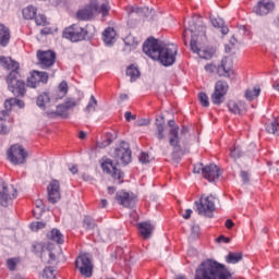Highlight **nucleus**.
<instances>
[{
	"label": "nucleus",
	"mask_w": 279,
	"mask_h": 279,
	"mask_svg": "<svg viewBox=\"0 0 279 279\" xmlns=\"http://www.w3.org/2000/svg\"><path fill=\"white\" fill-rule=\"evenodd\" d=\"M218 243H230V238H227L226 235H220L217 238Z\"/></svg>",
	"instance_id": "59"
},
{
	"label": "nucleus",
	"mask_w": 279,
	"mask_h": 279,
	"mask_svg": "<svg viewBox=\"0 0 279 279\" xmlns=\"http://www.w3.org/2000/svg\"><path fill=\"white\" fill-rule=\"evenodd\" d=\"M126 75L128 77H131V82H136V80L141 77V71L138 70V66L131 64L126 68Z\"/></svg>",
	"instance_id": "33"
},
{
	"label": "nucleus",
	"mask_w": 279,
	"mask_h": 279,
	"mask_svg": "<svg viewBox=\"0 0 279 279\" xmlns=\"http://www.w3.org/2000/svg\"><path fill=\"white\" fill-rule=\"evenodd\" d=\"M12 203V196L10 195V191L8 190V184L3 179L0 178V204L4 208H8Z\"/></svg>",
	"instance_id": "19"
},
{
	"label": "nucleus",
	"mask_w": 279,
	"mask_h": 279,
	"mask_svg": "<svg viewBox=\"0 0 279 279\" xmlns=\"http://www.w3.org/2000/svg\"><path fill=\"white\" fill-rule=\"evenodd\" d=\"M46 226L47 223L43 221H37L31 225V229L33 230V232H38V230H43L44 228H46Z\"/></svg>",
	"instance_id": "48"
},
{
	"label": "nucleus",
	"mask_w": 279,
	"mask_h": 279,
	"mask_svg": "<svg viewBox=\"0 0 279 279\" xmlns=\"http://www.w3.org/2000/svg\"><path fill=\"white\" fill-rule=\"evenodd\" d=\"M112 143V140L107 138L105 142L98 144V147H108Z\"/></svg>",
	"instance_id": "63"
},
{
	"label": "nucleus",
	"mask_w": 279,
	"mask_h": 279,
	"mask_svg": "<svg viewBox=\"0 0 279 279\" xmlns=\"http://www.w3.org/2000/svg\"><path fill=\"white\" fill-rule=\"evenodd\" d=\"M204 168L203 163H197L194 166L193 171L194 173H202V175H204Z\"/></svg>",
	"instance_id": "55"
},
{
	"label": "nucleus",
	"mask_w": 279,
	"mask_h": 279,
	"mask_svg": "<svg viewBox=\"0 0 279 279\" xmlns=\"http://www.w3.org/2000/svg\"><path fill=\"white\" fill-rule=\"evenodd\" d=\"M117 36V32L112 27H108L102 33V40L106 45H112L114 37Z\"/></svg>",
	"instance_id": "29"
},
{
	"label": "nucleus",
	"mask_w": 279,
	"mask_h": 279,
	"mask_svg": "<svg viewBox=\"0 0 279 279\" xmlns=\"http://www.w3.org/2000/svg\"><path fill=\"white\" fill-rule=\"evenodd\" d=\"M191 215H193V209H186L182 217L183 219H191Z\"/></svg>",
	"instance_id": "62"
},
{
	"label": "nucleus",
	"mask_w": 279,
	"mask_h": 279,
	"mask_svg": "<svg viewBox=\"0 0 279 279\" xmlns=\"http://www.w3.org/2000/svg\"><path fill=\"white\" fill-rule=\"evenodd\" d=\"M228 109L229 112H232V114H243V112H245V104L239 101H234V100H230L228 102Z\"/></svg>",
	"instance_id": "23"
},
{
	"label": "nucleus",
	"mask_w": 279,
	"mask_h": 279,
	"mask_svg": "<svg viewBox=\"0 0 279 279\" xmlns=\"http://www.w3.org/2000/svg\"><path fill=\"white\" fill-rule=\"evenodd\" d=\"M49 82V74L47 72L33 71L27 78V86L29 88H37L38 84H47Z\"/></svg>",
	"instance_id": "12"
},
{
	"label": "nucleus",
	"mask_w": 279,
	"mask_h": 279,
	"mask_svg": "<svg viewBox=\"0 0 279 279\" xmlns=\"http://www.w3.org/2000/svg\"><path fill=\"white\" fill-rule=\"evenodd\" d=\"M190 47L193 53H197L199 56L201 48L197 47V40L195 38H192L190 41Z\"/></svg>",
	"instance_id": "49"
},
{
	"label": "nucleus",
	"mask_w": 279,
	"mask_h": 279,
	"mask_svg": "<svg viewBox=\"0 0 279 279\" xmlns=\"http://www.w3.org/2000/svg\"><path fill=\"white\" fill-rule=\"evenodd\" d=\"M36 204V207L39 208L40 211H43V208H45L44 204H43V201L41 199H37L35 202Z\"/></svg>",
	"instance_id": "64"
},
{
	"label": "nucleus",
	"mask_w": 279,
	"mask_h": 279,
	"mask_svg": "<svg viewBox=\"0 0 279 279\" xmlns=\"http://www.w3.org/2000/svg\"><path fill=\"white\" fill-rule=\"evenodd\" d=\"M43 278L47 279H56V270L53 267L49 266L44 269Z\"/></svg>",
	"instance_id": "43"
},
{
	"label": "nucleus",
	"mask_w": 279,
	"mask_h": 279,
	"mask_svg": "<svg viewBox=\"0 0 279 279\" xmlns=\"http://www.w3.org/2000/svg\"><path fill=\"white\" fill-rule=\"evenodd\" d=\"M116 199L120 206H123L124 208H132L134 204L136 203L134 195L130 194L129 192H117Z\"/></svg>",
	"instance_id": "16"
},
{
	"label": "nucleus",
	"mask_w": 279,
	"mask_h": 279,
	"mask_svg": "<svg viewBox=\"0 0 279 279\" xmlns=\"http://www.w3.org/2000/svg\"><path fill=\"white\" fill-rule=\"evenodd\" d=\"M169 144L173 147V158H175V155L182 151V146H180V131H178V129H170Z\"/></svg>",
	"instance_id": "18"
},
{
	"label": "nucleus",
	"mask_w": 279,
	"mask_h": 279,
	"mask_svg": "<svg viewBox=\"0 0 279 279\" xmlns=\"http://www.w3.org/2000/svg\"><path fill=\"white\" fill-rule=\"evenodd\" d=\"M51 101V97L48 93H43L37 97L36 105L38 108H45L47 104Z\"/></svg>",
	"instance_id": "35"
},
{
	"label": "nucleus",
	"mask_w": 279,
	"mask_h": 279,
	"mask_svg": "<svg viewBox=\"0 0 279 279\" xmlns=\"http://www.w3.org/2000/svg\"><path fill=\"white\" fill-rule=\"evenodd\" d=\"M37 59L40 69H51L56 64V52L51 50H38Z\"/></svg>",
	"instance_id": "11"
},
{
	"label": "nucleus",
	"mask_w": 279,
	"mask_h": 279,
	"mask_svg": "<svg viewBox=\"0 0 279 279\" xmlns=\"http://www.w3.org/2000/svg\"><path fill=\"white\" fill-rule=\"evenodd\" d=\"M231 276L226 265L206 259L196 269L194 279H230Z\"/></svg>",
	"instance_id": "3"
},
{
	"label": "nucleus",
	"mask_w": 279,
	"mask_h": 279,
	"mask_svg": "<svg viewBox=\"0 0 279 279\" xmlns=\"http://www.w3.org/2000/svg\"><path fill=\"white\" fill-rule=\"evenodd\" d=\"M38 12V9L34 5H28L23 9L22 14L26 21H32L33 19H36V13Z\"/></svg>",
	"instance_id": "30"
},
{
	"label": "nucleus",
	"mask_w": 279,
	"mask_h": 279,
	"mask_svg": "<svg viewBox=\"0 0 279 279\" xmlns=\"http://www.w3.org/2000/svg\"><path fill=\"white\" fill-rule=\"evenodd\" d=\"M12 101H14V100L13 99L5 100L4 101V109L5 110H2V112H7L9 118H10V111L12 110Z\"/></svg>",
	"instance_id": "52"
},
{
	"label": "nucleus",
	"mask_w": 279,
	"mask_h": 279,
	"mask_svg": "<svg viewBox=\"0 0 279 279\" xmlns=\"http://www.w3.org/2000/svg\"><path fill=\"white\" fill-rule=\"evenodd\" d=\"M276 9V3L271 0H259L257 4L254 7L253 12L257 14V16H267L269 12H274Z\"/></svg>",
	"instance_id": "13"
},
{
	"label": "nucleus",
	"mask_w": 279,
	"mask_h": 279,
	"mask_svg": "<svg viewBox=\"0 0 279 279\" xmlns=\"http://www.w3.org/2000/svg\"><path fill=\"white\" fill-rule=\"evenodd\" d=\"M77 104L78 101L75 100V98H66L63 105L68 110H71V108H75Z\"/></svg>",
	"instance_id": "47"
},
{
	"label": "nucleus",
	"mask_w": 279,
	"mask_h": 279,
	"mask_svg": "<svg viewBox=\"0 0 279 279\" xmlns=\"http://www.w3.org/2000/svg\"><path fill=\"white\" fill-rule=\"evenodd\" d=\"M157 128V138L158 141H162L165 138V121L156 120Z\"/></svg>",
	"instance_id": "38"
},
{
	"label": "nucleus",
	"mask_w": 279,
	"mask_h": 279,
	"mask_svg": "<svg viewBox=\"0 0 279 279\" xmlns=\"http://www.w3.org/2000/svg\"><path fill=\"white\" fill-rule=\"evenodd\" d=\"M10 28L2 25L0 26V47H8L10 45Z\"/></svg>",
	"instance_id": "25"
},
{
	"label": "nucleus",
	"mask_w": 279,
	"mask_h": 279,
	"mask_svg": "<svg viewBox=\"0 0 279 279\" xmlns=\"http://www.w3.org/2000/svg\"><path fill=\"white\" fill-rule=\"evenodd\" d=\"M124 44L135 49L138 46V39L134 35H129L124 38Z\"/></svg>",
	"instance_id": "39"
},
{
	"label": "nucleus",
	"mask_w": 279,
	"mask_h": 279,
	"mask_svg": "<svg viewBox=\"0 0 279 279\" xmlns=\"http://www.w3.org/2000/svg\"><path fill=\"white\" fill-rule=\"evenodd\" d=\"M242 151L239 146H234L230 149V157L233 158V160H236L238 158H241Z\"/></svg>",
	"instance_id": "46"
},
{
	"label": "nucleus",
	"mask_w": 279,
	"mask_h": 279,
	"mask_svg": "<svg viewBox=\"0 0 279 279\" xmlns=\"http://www.w3.org/2000/svg\"><path fill=\"white\" fill-rule=\"evenodd\" d=\"M210 21H211L213 27H217L218 29H220L223 36H226L228 32H230V28H228V26L226 25V22H223V19L211 17Z\"/></svg>",
	"instance_id": "26"
},
{
	"label": "nucleus",
	"mask_w": 279,
	"mask_h": 279,
	"mask_svg": "<svg viewBox=\"0 0 279 279\" xmlns=\"http://www.w3.org/2000/svg\"><path fill=\"white\" fill-rule=\"evenodd\" d=\"M198 99L202 106H204V108H208V106H210V101H208V95H206V93L201 92L198 94Z\"/></svg>",
	"instance_id": "44"
},
{
	"label": "nucleus",
	"mask_w": 279,
	"mask_h": 279,
	"mask_svg": "<svg viewBox=\"0 0 279 279\" xmlns=\"http://www.w3.org/2000/svg\"><path fill=\"white\" fill-rule=\"evenodd\" d=\"M100 165H101V169L105 173H108L109 175H111V178H113V180H116L117 184H123V171H121L120 169L117 168V166H114V163L112 162V159L108 158V157H102L100 160Z\"/></svg>",
	"instance_id": "7"
},
{
	"label": "nucleus",
	"mask_w": 279,
	"mask_h": 279,
	"mask_svg": "<svg viewBox=\"0 0 279 279\" xmlns=\"http://www.w3.org/2000/svg\"><path fill=\"white\" fill-rule=\"evenodd\" d=\"M220 171L217 165L210 163L204 167L203 178L209 182H216V180H219V175H221Z\"/></svg>",
	"instance_id": "17"
},
{
	"label": "nucleus",
	"mask_w": 279,
	"mask_h": 279,
	"mask_svg": "<svg viewBox=\"0 0 279 279\" xmlns=\"http://www.w3.org/2000/svg\"><path fill=\"white\" fill-rule=\"evenodd\" d=\"M241 260H243V253L230 252L226 256V263L229 265H236V263H241Z\"/></svg>",
	"instance_id": "31"
},
{
	"label": "nucleus",
	"mask_w": 279,
	"mask_h": 279,
	"mask_svg": "<svg viewBox=\"0 0 279 279\" xmlns=\"http://www.w3.org/2000/svg\"><path fill=\"white\" fill-rule=\"evenodd\" d=\"M47 247H45V243L43 242H35L33 244V252L35 254H39L40 255V258L41 260L45 258V256H47Z\"/></svg>",
	"instance_id": "34"
},
{
	"label": "nucleus",
	"mask_w": 279,
	"mask_h": 279,
	"mask_svg": "<svg viewBox=\"0 0 279 279\" xmlns=\"http://www.w3.org/2000/svg\"><path fill=\"white\" fill-rule=\"evenodd\" d=\"M47 239L53 243H58V245H62V243H64V235L58 229H52L50 232H48Z\"/></svg>",
	"instance_id": "24"
},
{
	"label": "nucleus",
	"mask_w": 279,
	"mask_h": 279,
	"mask_svg": "<svg viewBox=\"0 0 279 279\" xmlns=\"http://www.w3.org/2000/svg\"><path fill=\"white\" fill-rule=\"evenodd\" d=\"M87 36L88 29L77 24H73L63 31V38L71 40V43H82V40H86Z\"/></svg>",
	"instance_id": "5"
},
{
	"label": "nucleus",
	"mask_w": 279,
	"mask_h": 279,
	"mask_svg": "<svg viewBox=\"0 0 279 279\" xmlns=\"http://www.w3.org/2000/svg\"><path fill=\"white\" fill-rule=\"evenodd\" d=\"M95 108H97V99L92 95L89 102L85 108V112H95Z\"/></svg>",
	"instance_id": "42"
},
{
	"label": "nucleus",
	"mask_w": 279,
	"mask_h": 279,
	"mask_svg": "<svg viewBox=\"0 0 279 279\" xmlns=\"http://www.w3.org/2000/svg\"><path fill=\"white\" fill-rule=\"evenodd\" d=\"M241 178L244 184H247L250 182V173H247V171H241Z\"/></svg>",
	"instance_id": "57"
},
{
	"label": "nucleus",
	"mask_w": 279,
	"mask_h": 279,
	"mask_svg": "<svg viewBox=\"0 0 279 279\" xmlns=\"http://www.w3.org/2000/svg\"><path fill=\"white\" fill-rule=\"evenodd\" d=\"M46 256H49L48 263H56V254H53L49 248L46 250Z\"/></svg>",
	"instance_id": "56"
},
{
	"label": "nucleus",
	"mask_w": 279,
	"mask_h": 279,
	"mask_svg": "<svg viewBox=\"0 0 279 279\" xmlns=\"http://www.w3.org/2000/svg\"><path fill=\"white\" fill-rule=\"evenodd\" d=\"M260 95V87H254L253 89H246L245 92V99L247 101H254L256 97Z\"/></svg>",
	"instance_id": "36"
},
{
	"label": "nucleus",
	"mask_w": 279,
	"mask_h": 279,
	"mask_svg": "<svg viewBox=\"0 0 279 279\" xmlns=\"http://www.w3.org/2000/svg\"><path fill=\"white\" fill-rule=\"evenodd\" d=\"M48 117H61L62 119H69V109L62 104L57 106L56 111H47Z\"/></svg>",
	"instance_id": "27"
},
{
	"label": "nucleus",
	"mask_w": 279,
	"mask_h": 279,
	"mask_svg": "<svg viewBox=\"0 0 279 279\" xmlns=\"http://www.w3.org/2000/svg\"><path fill=\"white\" fill-rule=\"evenodd\" d=\"M266 132L268 134H279V117H276L266 124Z\"/></svg>",
	"instance_id": "32"
},
{
	"label": "nucleus",
	"mask_w": 279,
	"mask_h": 279,
	"mask_svg": "<svg viewBox=\"0 0 279 279\" xmlns=\"http://www.w3.org/2000/svg\"><path fill=\"white\" fill-rule=\"evenodd\" d=\"M126 12L128 14H142L143 13V9L138 8V7H128L126 8Z\"/></svg>",
	"instance_id": "51"
},
{
	"label": "nucleus",
	"mask_w": 279,
	"mask_h": 279,
	"mask_svg": "<svg viewBox=\"0 0 279 279\" xmlns=\"http://www.w3.org/2000/svg\"><path fill=\"white\" fill-rule=\"evenodd\" d=\"M205 71L207 73H215V71H217V66L215 64H206L205 65Z\"/></svg>",
	"instance_id": "58"
},
{
	"label": "nucleus",
	"mask_w": 279,
	"mask_h": 279,
	"mask_svg": "<svg viewBox=\"0 0 279 279\" xmlns=\"http://www.w3.org/2000/svg\"><path fill=\"white\" fill-rule=\"evenodd\" d=\"M196 210L198 215L202 217H208L209 219H213V213H215V197L209 195H202L199 201H196L195 203Z\"/></svg>",
	"instance_id": "4"
},
{
	"label": "nucleus",
	"mask_w": 279,
	"mask_h": 279,
	"mask_svg": "<svg viewBox=\"0 0 279 279\" xmlns=\"http://www.w3.org/2000/svg\"><path fill=\"white\" fill-rule=\"evenodd\" d=\"M16 263H17L16 258H9V259L7 260V267H8V269H9L10 271H14V269H16Z\"/></svg>",
	"instance_id": "50"
},
{
	"label": "nucleus",
	"mask_w": 279,
	"mask_h": 279,
	"mask_svg": "<svg viewBox=\"0 0 279 279\" xmlns=\"http://www.w3.org/2000/svg\"><path fill=\"white\" fill-rule=\"evenodd\" d=\"M35 23L36 25L41 27H45V25H49V22L47 21V16H45V14L35 15Z\"/></svg>",
	"instance_id": "41"
},
{
	"label": "nucleus",
	"mask_w": 279,
	"mask_h": 279,
	"mask_svg": "<svg viewBox=\"0 0 279 279\" xmlns=\"http://www.w3.org/2000/svg\"><path fill=\"white\" fill-rule=\"evenodd\" d=\"M75 267L80 271L83 278H92L93 277V259L88 254H81L77 256L75 260Z\"/></svg>",
	"instance_id": "8"
},
{
	"label": "nucleus",
	"mask_w": 279,
	"mask_h": 279,
	"mask_svg": "<svg viewBox=\"0 0 279 279\" xmlns=\"http://www.w3.org/2000/svg\"><path fill=\"white\" fill-rule=\"evenodd\" d=\"M8 160L12 162L13 165H25L27 161V153L25 151V148H23L19 144L12 145L8 149Z\"/></svg>",
	"instance_id": "9"
},
{
	"label": "nucleus",
	"mask_w": 279,
	"mask_h": 279,
	"mask_svg": "<svg viewBox=\"0 0 279 279\" xmlns=\"http://www.w3.org/2000/svg\"><path fill=\"white\" fill-rule=\"evenodd\" d=\"M95 14H102V16H108V13L110 12V7L108 4H101V7L98 5V11H94Z\"/></svg>",
	"instance_id": "45"
},
{
	"label": "nucleus",
	"mask_w": 279,
	"mask_h": 279,
	"mask_svg": "<svg viewBox=\"0 0 279 279\" xmlns=\"http://www.w3.org/2000/svg\"><path fill=\"white\" fill-rule=\"evenodd\" d=\"M83 228L85 230H95L97 228V222L90 216H85L83 219Z\"/></svg>",
	"instance_id": "37"
},
{
	"label": "nucleus",
	"mask_w": 279,
	"mask_h": 279,
	"mask_svg": "<svg viewBox=\"0 0 279 279\" xmlns=\"http://www.w3.org/2000/svg\"><path fill=\"white\" fill-rule=\"evenodd\" d=\"M95 11H99V4L92 3L84 9L78 10L76 13V19L77 21H90L95 14Z\"/></svg>",
	"instance_id": "14"
},
{
	"label": "nucleus",
	"mask_w": 279,
	"mask_h": 279,
	"mask_svg": "<svg viewBox=\"0 0 279 279\" xmlns=\"http://www.w3.org/2000/svg\"><path fill=\"white\" fill-rule=\"evenodd\" d=\"M140 162H142V165H147V162H149V154L141 153Z\"/></svg>",
	"instance_id": "53"
},
{
	"label": "nucleus",
	"mask_w": 279,
	"mask_h": 279,
	"mask_svg": "<svg viewBox=\"0 0 279 279\" xmlns=\"http://www.w3.org/2000/svg\"><path fill=\"white\" fill-rule=\"evenodd\" d=\"M0 66L10 71L9 75H7V84L8 88L15 97H25V93L27 89L25 88V82L21 80V64L14 61L10 57L1 56L0 57Z\"/></svg>",
	"instance_id": "2"
},
{
	"label": "nucleus",
	"mask_w": 279,
	"mask_h": 279,
	"mask_svg": "<svg viewBox=\"0 0 279 279\" xmlns=\"http://www.w3.org/2000/svg\"><path fill=\"white\" fill-rule=\"evenodd\" d=\"M124 119L130 123V121H136V114H132L131 111L124 113Z\"/></svg>",
	"instance_id": "54"
},
{
	"label": "nucleus",
	"mask_w": 279,
	"mask_h": 279,
	"mask_svg": "<svg viewBox=\"0 0 279 279\" xmlns=\"http://www.w3.org/2000/svg\"><path fill=\"white\" fill-rule=\"evenodd\" d=\"M112 158L117 161V165H130L132 162V150L130 144L122 142L112 154Z\"/></svg>",
	"instance_id": "6"
},
{
	"label": "nucleus",
	"mask_w": 279,
	"mask_h": 279,
	"mask_svg": "<svg viewBox=\"0 0 279 279\" xmlns=\"http://www.w3.org/2000/svg\"><path fill=\"white\" fill-rule=\"evenodd\" d=\"M225 226L228 230H232V228H234V221H232V219H228Z\"/></svg>",
	"instance_id": "61"
},
{
	"label": "nucleus",
	"mask_w": 279,
	"mask_h": 279,
	"mask_svg": "<svg viewBox=\"0 0 279 279\" xmlns=\"http://www.w3.org/2000/svg\"><path fill=\"white\" fill-rule=\"evenodd\" d=\"M8 111H0V134H10V126H8Z\"/></svg>",
	"instance_id": "28"
},
{
	"label": "nucleus",
	"mask_w": 279,
	"mask_h": 279,
	"mask_svg": "<svg viewBox=\"0 0 279 279\" xmlns=\"http://www.w3.org/2000/svg\"><path fill=\"white\" fill-rule=\"evenodd\" d=\"M66 93H69V84L66 81H62L58 86V90L52 94V99L56 101L63 99V97H66Z\"/></svg>",
	"instance_id": "22"
},
{
	"label": "nucleus",
	"mask_w": 279,
	"mask_h": 279,
	"mask_svg": "<svg viewBox=\"0 0 279 279\" xmlns=\"http://www.w3.org/2000/svg\"><path fill=\"white\" fill-rule=\"evenodd\" d=\"M168 125H169V128H171V130L180 131V126H178L175 124V121H173V120L168 121Z\"/></svg>",
	"instance_id": "60"
},
{
	"label": "nucleus",
	"mask_w": 279,
	"mask_h": 279,
	"mask_svg": "<svg viewBox=\"0 0 279 279\" xmlns=\"http://www.w3.org/2000/svg\"><path fill=\"white\" fill-rule=\"evenodd\" d=\"M48 202H50V204H56L57 202H59L60 199V181L58 180H52L48 187Z\"/></svg>",
	"instance_id": "15"
},
{
	"label": "nucleus",
	"mask_w": 279,
	"mask_h": 279,
	"mask_svg": "<svg viewBox=\"0 0 279 279\" xmlns=\"http://www.w3.org/2000/svg\"><path fill=\"white\" fill-rule=\"evenodd\" d=\"M214 53H215V50L213 49H201V51H198L199 58H203L204 60H210Z\"/></svg>",
	"instance_id": "40"
},
{
	"label": "nucleus",
	"mask_w": 279,
	"mask_h": 279,
	"mask_svg": "<svg viewBox=\"0 0 279 279\" xmlns=\"http://www.w3.org/2000/svg\"><path fill=\"white\" fill-rule=\"evenodd\" d=\"M143 51L151 58L158 60L163 66H172L175 64V56H178V46L170 44L160 46L158 39L148 38L143 45Z\"/></svg>",
	"instance_id": "1"
},
{
	"label": "nucleus",
	"mask_w": 279,
	"mask_h": 279,
	"mask_svg": "<svg viewBox=\"0 0 279 279\" xmlns=\"http://www.w3.org/2000/svg\"><path fill=\"white\" fill-rule=\"evenodd\" d=\"M137 228L141 236L147 240V239H151V234H154V230L156 227H154V225H151V222L149 221H144V222H140L137 225Z\"/></svg>",
	"instance_id": "21"
},
{
	"label": "nucleus",
	"mask_w": 279,
	"mask_h": 279,
	"mask_svg": "<svg viewBox=\"0 0 279 279\" xmlns=\"http://www.w3.org/2000/svg\"><path fill=\"white\" fill-rule=\"evenodd\" d=\"M228 83L225 81H218L215 85V90L211 95V102L215 106H221L226 101V95L228 94Z\"/></svg>",
	"instance_id": "10"
},
{
	"label": "nucleus",
	"mask_w": 279,
	"mask_h": 279,
	"mask_svg": "<svg viewBox=\"0 0 279 279\" xmlns=\"http://www.w3.org/2000/svg\"><path fill=\"white\" fill-rule=\"evenodd\" d=\"M217 73L219 77H229L232 78L234 75V71H232V66L230 65V62L227 58L221 60L220 65L217 68Z\"/></svg>",
	"instance_id": "20"
}]
</instances>
